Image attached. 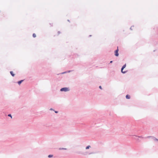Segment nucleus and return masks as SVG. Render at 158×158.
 <instances>
[{
    "label": "nucleus",
    "mask_w": 158,
    "mask_h": 158,
    "mask_svg": "<svg viewBox=\"0 0 158 158\" xmlns=\"http://www.w3.org/2000/svg\"><path fill=\"white\" fill-rule=\"evenodd\" d=\"M126 67V64H125L122 67L121 69V72L123 73H126V71H123V69H124Z\"/></svg>",
    "instance_id": "7ed1b4c3"
},
{
    "label": "nucleus",
    "mask_w": 158,
    "mask_h": 158,
    "mask_svg": "<svg viewBox=\"0 0 158 158\" xmlns=\"http://www.w3.org/2000/svg\"><path fill=\"white\" fill-rule=\"evenodd\" d=\"M154 140L155 141H156L158 142V139L156 138H154Z\"/></svg>",
    "instance_id": "6e6552de"
},
{
    "label": "nucleus",
    "mask_w": 158,
    "mask_h": 158,
    "mask_svg": "<svg viewBox=\"0 0 158 158\" xmlns=\"http://www.w3.org/2000/svg\"><path fill=\"white\" fill-rule=\"evenodd\" d=\"M90 147V146H88L86 147V149H88Z\"/></svg>",
    "instance_id": "1a4fd4ad"
},
{
    "label": "nucleus",
    "mask_w": 158,
    "mask_h": 158,
    "mask_svg": "<svg viewBox=\"0 0 158 158\" xmlns=\"http://www.w3.org/2000/svg\"><path fill=\"white\" fill-rule=\"evenodd\" d=\"M59 149L60 150H62V149L66 150V148H60Z\"/></svg>",
    "instance_id": "9b49d317"
},
{
    "label": "nucleus",
    "mask_w": 158,
    "mask_h": 158,
    "mask_svg": "<svg viewBox=\"0 0 158 158\" xmlns=\"http://www.w3.org/2000/svg\"><path fill=\"white\" fill-rule=\"evenodd\" d=\"M118 47H117V49L115 51V55L116 56H118L119 54L118 53Z\"/></svg>",
    "instance_id": "f03ea898"
},
{
    "label": "nucleus",
    "mask_w": 158,
    "mask_h": 158,
    "mask_svg": "<svg viewBox=\"0 0 158 158\" xmlns=\"http://www.w3.org/2000/svg\"><path fill=\"white\" fill-rule=\"evenodd\" d=\"M8 116L10 117H11V118H12V117H11V115L10 114H8Z\"/></svg>",
    "instance_id": "f8f14e48"
},
{
    "label": "nucleus",
    "mask_w": 158,
    "mask_h": 158,
    "mask_svg": "<svg viewBox=\"0 0 158 158\" xmlns=\"http://www.w3.org/2000/svg\"><path fill=\"white\" fill-rule=\"evenodd\" d=\"M10 73L11 74V75L12 76H13V77L14 76L15 74L13 73V72L12 71H10Z\"/></svg>",
    "instance_id": "39448f33"
},
{
    "label": "nucleus",
    "mask_w": 158,
    "mask_h": 158,
    "mask_svg": "<svg viewBox=\"0 0 158 158\" xmlns=\"http://www.w3.org/2000/svg\"><path fill=\"white\" fill-rule=\"evenodd\" d=\"M60 31H58L57 32V34H58V35L59 34H60Z\"/></svg>",
    "instance_id": "ddd939ff"
},
{
    "label": "nucleus",
    "mask_w": 158,
    "mask_h": 158,
    "mask_svg": "<svg viewBox=\"0 0 158 158\" xmlns=\"http://www.w3.org/2000/svg\"><path fill=\"white\" fill-rule=\"evenodd\" d=\"M99 88L100 89H102V87L101 86H99Z\"/></svg>",
    "instance_id": "4468645a"
},
{
    "label": "nucleus",
    "mask_w": 158,
    "mask_h": 158,
    "mask_svg": "<svg viewBox=\"0 0 158 158\" xmlns=\"http://www.w3.org/2000/svg\"><path fill=\"white\" fill-rule=\"evenodd\" d=\"M33 36L34 37V38H35L36 37V35L35 34V33H33Z\"/></svg>",
    "instance_id": "0eeeda50"
},
{
    "label": "nucleus",
    "mask_w": 158,
    "mask_h": 158,
    "mask_svg": "<svg viewBox=\"0 0 158 158\" xmlns=\"http://www.w3.org/2000/svg\"><path fill=\"white\" fill-rule=\"evenodd\" d=\"M69 90L68 88H63L61 89L60 91H67Z\"/></svg>",
    "instance_id": "f257e3e1"
},
{
    "label": "nucleus",
    "mask_w": 158,
    "mask_h": 158,
    "mask_svg": "<svg viewBox=\"0 0 158 158\" xmlns=\"http://www.w3.org/2000/svg\"><path fill=\"white\" fill-rule=\"evenodd\" d=\"M55 112L56 113H58V112H57V111H55Z\"/></svg>",
    "instance_id": "dca6fc26"
},
{
    "label": "nucleus",
    "mask_w": 158,
    "mask_h": 158,
    "mask_svg": "<svg viewBox=\"0 0 158 158\" xmlns=\"http://www.w3.org/2000/svg\"><path fill=\"white\" fill-rule=\"evenodd\" d=\"M53 157V155H48V157L49 158L51 157Z\"/></svg>",
    "instance_id": "9d476101"
},
{
    "label": "nucleus",
    "mask_w": 158,
    "mask_h": 158,
    "mask_svg": "<svg viewBox=\"0 0 158 158\" xmlns=\"http://www.w3.org/2000/svg\"><path fill=\"white\" fill-rule=\"evenodd\" d=\"M23 81V80H21V81H19L18 82V84H19V85H20L21 84V83Z\"/></svg>",
    "instance_id": "423d86ee"
},
{
    "label": "nucleus",
    "mask_w": 158,
    "mask_h": 158,
    "mask_svg": "<svg viewBox=\"0 0 158 158\" xmlns=\"http://www.w3.org/2000/svg\"><path fill=\"white\" fill-rule=\"evenodd\" d=\"M112 62H113V61H110V63H112Z\"/></svg>",
    "instance_id": "2eb2a0df"
},
{
    "label": "nucleus",
    "mask_w": 158,
    "mask_h": 158,
    "mask_svg": "<svg viewBox=\"0 0 158 158\" xmlns=\"http://www.w3.org/2000/svg\"><path fill=\"white\" fill-rule=\"evenodd\" d=\"M126 98H127V99H130V96L129 95H127L126 96Z\"/></svg>",
    "instance_id": "20e7f679"
}]
</instances>
